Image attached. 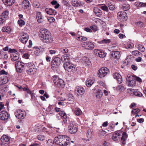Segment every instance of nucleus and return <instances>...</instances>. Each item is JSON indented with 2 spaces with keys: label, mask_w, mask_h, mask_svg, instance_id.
Returning <instances> with one entry per match:
<instances>
[{
  "label": "nucleus",
  "mask_w": 146,
  "mask_h": 146,
  "mask_svg": "<svg viewBox=\"0 0 146 146\" xmlns=\"http://www.w3.org/2000/svg\"><path fill=\"white\" fill-rule=\"evenodd\" d=\"M128 137L127 133L120 130L115 131L113 134L112 139L115 141H119L123 145L126 143V140Z\"/></svg>",
  "instance_id": "nucleus-1"
},
{
  "label": "nucleus",
  "mask_w": 146,
  "mask_h": 146,
  "mask_svg": "<svg viewBox=\"0 0 146 146\" xmlns=\"http://www.w3.org/2000/svg\"><path fill=\"white\" fill-rule=\"evenodd\" d=\"M78 127L77 125L74 122L70 121L68 125V131L71 134L75 133L78 131Z\"/></svg>",
  "instance_id": "nucleus-2"
},
{
  "label": "nucleus",
  "mask_w": 146,
  "mask_h": 146,
  "mask_svg": "<svg viewBox=\"0 0 146 146\" xmlns=\"http://www.w3.org/2000/svg\"><path fill=\"white\" fill-rule=\"evenodd\" d=\"M135 78V76H127L126 79V83L129 87H133L136 84Z\"/></svg>",
  "instance_id": "nucleus-3"
},
{
  "label": "nucleus",
  "mask_w": 146,
  "mask_h": 146,
  "mask_svg": "<svg viewBox=\"0 0 146 146\" xmlns=\"http://www.w3.org/2000/svg\"><path fill=\"white\" fill-rule=\"evenodd\" d=\"M109 69L106 67H103L100 68L98 73V76L100 78H103L108 73Z\"/></svg>",
  "instance_id": "nucleus-4"
},
{
  "label": "nucleus",
  "mask_w": 146,
  "mask_h": 146,
  "mask_svg": "<svg viewBox=\"0 0 146 146\" xmlns=\"http://www.w3.org/2000/svg\"><path fill=\"white\" fill-rule=\"evenodd\" d=\"M16 117L19 119H23L25 118L26 115V113L24 110H16L15 113Z\"/></svg>",
  "instance_id": "nucleus-5"
},
{
  "label": "nucleus",
  "mask_w": 146,
  "mask_h": 146,
  "mask_svg": "<svg viewBox=\"0 0 146 146\" xmlns=\"http://www.w3.org/2000/svg\"><path fill=\"white\" fill-rule=\"evenodd\" d=\"M85 90L82 87L78 86H76L75 88V94L77 97H81L84 94Z\"/></svg>",
  "instance_id": "nucleus-6"
},
{
  "label": "nucleus",
  "mask_w": 146,
  "mask_h": 146,
  "mask_svg": "<svg viewBox=\"0 0 146 146\" xmlns=\"http://www.w3.org/2000/svg\"><path fill=\"white\" fill-rule=\"evenodd\" d=\"M15 65L17 72H21L24 69L25 64L20 61H17L15 63Z\"/></svg>",
  "instance_id": "nucleus-7"
},
{
  "label": "nucleus",
  "mask_w": 146,
  "mask_h": 146,
  "mask_svg": "<svg viewBox=\"0 0 146 146\" xmlns=\"http://www.w3.org/2000/svg\"><path fill=\"white\" fill-rule=\"evenodd\" d=\"M82 46L84 48L89 50H92L94 47V45L92 42L86 41L82 44Z\"/></svg>",
  "instance_id": "nucleus-8"
},
{
  "label": "nucleus",
  "mask_w": 146,
  "mask_h": 146,
  "mask_svg": "<svg viewBox=\"0 0 146 146\" xmlns=\"http://www.w3.org/2000/svg\"><path fill=\"white\" fill-rule=\"evenodd\" d=\"M19 38L21 42L25 44L26 43L28 40L29 36L27 33L22 32L19 34Z\"/></svg>",
  "instance_id": "nucleus-9"
},
{
  "label": "nucleus",
  "mask_w": 146,
  "mask_h": 146,
  "mask_svg": "<svg viewBox=\"0 0 146 146\" xmlns=\"http://www.w3.org/2000/svg\"><path fill=\"white\" fill-rule=\"evenodd\" d=\"M50 33V32L46 29H40L39 32V36L40 39L41 40L44 38Z\"/></svg>",
  "instance_id": "nucleus-10"
},
{
  "label": "nucleus",
  "mask_w": 146,
  "mask_h": 146,
  "mask_svg": "<svg viewBox=\"0 0 146 146\" xmlns=\"http://www.w3.org/2000/svg\"><path fill=\"white\" fill-rule=\"evenodd\" d=\"M75 66L74 64L68 62H64V69L68 72L74 70Z\"/></svg>",
  "instance_id": "nucleus-11"
},
{
  "label": "nucleus",
  "mask_w": 146,
  "mask_h": 146,
  "mask_svg": "<svg viewBox=\"0 0 146 146\" xmlns=\"http://www.w3.org/2000/svg\"><path fill=\"white\" fill-rule=\"evenodd\" d=\"M28 69L27 72L29 75L34 74L36 72V69L35 68L34 65L31 63L27 64Z\"/></svg>",
  "instance_id": "nucleus-12"
},
{
  "label": "nucleus",
  "mask_w": 146,
  "mask_h": 146,
  "mask_svg": "<svg viewBox=\"0 0 146 146\" xmlns=\"http://www.w3.org/2000/svg\"><path fill=\"white\" fill-rule=\"evenodd\" d=\"M63 135H60L55 137L54 139V142L59 145H63Z\"/></svg>",
  "instance_id": "nucleus-13"
},
{
  "label": "nucleus",
  "mask_w": 146,
  "mask_h": 146,
  "mask_svg": "<svg viewBox=\"0 0 146 146\" xmlns=\"http://www.w3.org/2000/svg\"><path fill=\"white\" fill-rule=\"evenodd\" d=\"M61 62V60L59 57H55L54 58L51 65L52 68L57 67V66L60 64Z\"/></svg>",
  "instance_id": "nucleus-14"
},
{
  "label": "nucleus",
  "mask_w": 146,
  "mask_h": 146,
  "mask_svg": "<svg viewBox=\"0 0 146 146\" xmlns=\"http://www.w3.org/2000/svg\"><path fill=\"white\" fill-rule=\"evenodd\" d=\"M94 52L95 55L100 58H103L106 55V53L104 51L101 50L95 49Z\"/></svg>",
  "instance_id": "nucleus-15"
},
{
  "label": "nucleus",
  "mask_w": 146,
  "mask_h": 146,
  "mask_svg": "<svg viewBox=\"0 0 146 146\" xmlns=\"http://www.w3.org/2000/svg\"><path fill=\"white\" fill-rule=\"evenodd\" d=\"M43 42L46 43H50L52 42L53 41V38L51 35V34L50 33L49 34L41 40Z\"/></svg>",
  "instance_id": "nucleus-16"
},
{
  "label": "nucleus",
  "mask_w": 146,
  "mask_h": 146,
  "mask_svg": "<svg viewBox=\"0 0 146 146\" xmlns=\"http://www.w3.org/2000/svg\"><path fill=\"white\" fill-rule=\"evenodd\" d=\"M53 81L55 84L58 87L61 86L64 82L63 80L60 79L57 76L53 78Z\"/></svg>",
  "instance_id": "nucleus-17"
},
{
  "label": "nucleus",
  "mask_w": 146,
  "mask_h": 146,
  "mask_svg": "<svg viewBox=\"0 0 146 146\" xmlns=\"http://www.w3.org/2000/svg\"><path fill=\"white\" fill-rule=\"evenodd\" d=\"M127 13L125 11H120L118 13L117 15V18L122 21L125 20L127 18Z\"/></svg>",
  "instance_id": "nucleus-18"
},
{
  "label": "nucleus",
  "mask_w": 146,
  "mask_h": 146,
  "mask_svg": "<svg viewBox=\"0 0 146 146\" xmlns=\"http://www.w3.org/2000/svg\"><path fill=\"white\" fill-rule=\"evenodd\" d=\"M9 116L8 113L5 111H2L0 113V119L3 120H7Z\"/></svg>",
  "instance_id": "nucleus-19"
},
{
  "label": "nucleus",
  "mask_w": 146,
  "mask_h": 146,
  "mask_svg": "<svg viewBox=\"0 0 146 146\" xmlns=\"http://www.w3.org/2000/svg\"><path fill=\"white\" fill-rule=\"evenodd\" d=\"M110 56V58L118 59L120 57V54L119 51H113L111 52Z\"/></svg>",
  "instance_id": "nucleus-20"
},
{
  "label": "nucleus",
  "mask_w": 146,
  "mask_h": 146,
  "mask_svg": "<svg viewBox=\"0 0 146 146\" xmlns=\"http://www.w3.org/2000/svg\"><path fill=\"white\" fill-rule=\"evenodd\" d=\"M114 78L116 79L119 84L122 83V77L121 76L117 73H114L113 74Z\"/></svg>",
  "instance_id": "nucleus-21"
},
{
  "label": "nucleus",
  "mask_w": 146,
  "mask_h": 146,
  "mask_svg": "<svg viewBox=\"0 0 146 146\" xmlns=\"http://www.w3.org/2000/svg\"><path fill=\"white\" fill-rule=\"evenodd\" d=\"M36 18L37 21L39 23H42L44 21V17L42 15L41 12L37 13Z\"/></svg>",
  "instance_id": "nucleus-22"
},
{
  "label": "nucleus",
  "mask_w": 146,
  "mask_h": 146,
  "mask_svg": "<svg viewBox=\"0 0 146 146\" xmlns=\"http://www.w3.org/2000/svg\"><path fill=\"white\" fill-rule=\"evenodd\" d=\"M1 142L5 144H8L10 139L9 137L7 135H3L1 137Z\"/></svg>",
  "instance_id": "nucleus-23"
},
{
  "label": "nucleus",
  "mask_w": 146,
  "mask_h": 146,
  "mask_svg": "<svg viewBox=\"0 0 146 146\" xmlns=\"http://www.w3.org/2000/svg\"><path fill=\"white\" fill-rule=\"evenodd\" d=\"M11 60L13 61L17 60L19 58V55L17 51H16L11 54Z\"/></svg>",
  "instance_id": "nucleus-24"
},
{
  "label": "nucleus",
  "mask_w": 146,
  "mask_h": 146,
  "mask_svg": "<svg viewBox=\"0 0 146 146\" xmlns=\"http://www.w3.org/2000/svg\"><path fill=\"white\" fill-rule=\"evenodd\" d=\"M93 10L95 14L97 16L100 17L102 15V11L97 7H94Z\"/></svg>",
  "instance_id": "nucleus-25"
},
{
  "label": "nucleus",
  "mask_w": 146,
  "mask_h": 146,
  "mask_svg": "<svg viewBox=\"0 0 146 146\" xmlns=\"http://www.w3.org/2000/svg\"><path fill=\"white\" fill-rule=\"evenodd\" d=\"M30 5V3L29 1L27 0H24L23 1L22 3V7L24 9L28 8Z\"/></svg>",
  "instance_id": "nucleus-26"
},
{
  "label": "nucleus",
  "mask_w": 146,
  "mask_h": 146,
  "mask_svg": "<svg viewBox=\"0 0 146 146\" xmlns=\"http://www.w3.org/2000/svg\"><path fill=\"white\" fill-rule=\"evenodd\" d=\"M4 4L8 6H11L14 3V0H2Z\"/></svg>",
  "instance_id": "nucleus-27"
},
{
  "label": "nucleus",
  "mask_w": 146,
  "mask_h": 146,
  "mask_svg": "<svg viewBox=\"0 0 146 146\" xmlns=\"http://www.w3.org/2000/svg\"><path fill=\"white\" fill-rule=\"evenodd\" d=\"M65 139L66 141H64V146H70V138L67 136L64 135V141Z\"/></svg>",
  "instance_id": "nucleus-28"
},
{
  "label": "nucleus",
  "mask_w": 146,
  "mask_h": 146,
  "mask_svg": "<svg viewBox=\"0 0 146 146\" xmlns=\"http://www.w3.org/2000/svg\"><path fill=\"white\" fill-rule=\"evenodd\" d=\"M94 80L92 79L88 78L87 79L86 81V86L90 87L93 84L94 82Z\"/></svg>",
  "instance_id": "nucleus-29"
},
{
  "label": "nucleus",
  "mask_w": 146,
  "mask_h": 146,
  "mask_svg": "<svg viewBox=\"0 0 146 146\" xmlns=\"http://www.w3.org/2000/svg\"><path fill=\"white\" fill-rule=\"evenodd\" d=\"M107 132L103 129H101L99 131L98 134L100 137H103L107 135Z\"/></svg>",
  "instance_id": "nucleus-30"
},
{
  "label": "nucleus",
  "mask_w": 146,
  "mask_h": 146,
  "mask_svg": "<svg viewBox=\"0 0 146 146\" xmlns=\"http://www.w3.org/2000/svg\"><path fill=\"white\" fill-rule=\"evenodd\" d=\"M125 89L126 88L124 86L119 85L117 86L115 90L121 92L124 91Z\"/></svg>",
  "instance_id": "nucleus-31"
},
{
  "label": "nucleus",
  "mask_w": 146,
  "mask_h": 146,
  "mask_svg": "<svg viewBox=\"0 0 146 146\" xmlns=\"http://www.w3.org/2000/svg\"><path fill=\"white\" fill-rule=\"evenodd\" d=\"M33 51L34 54L36 56H38L40 53V49L38 47L34 48Z\"/></svg>",
  "instance_id": "nucleus-32"
},
{
  "label": "nucleus",
  "mask_w": 146,
  "mask_h": 146,
  "mask_svg": "<svg viewBox=\"0 0 146 146\" xmlns=\"http://www.w3.org/2000/svg\"><path fill=\"white\" fill-rule=\"evenodd\" d=\"M64 123H67V121L69 122V123L70 121H72L71 118L70 117L69 115H67L66 113H64Z\"/></svg>",
  "instance_id": "nucleus-33"
},
{
  "label": "nucleus",
  "mask_w": 146,
  "mask_h": 146,
  "mask_svg": "<svg viewBox=\"0 0 146 146\" xmlns=\"http://www.w3.org/2000/svg\"><path fill=\"white\" fill-rule=\"evenodd\" d=\"M93 135V131L91 129H89L87 130V136L88 138L91 139Z\"/></svg>",
  "instance_id": "nucleus-34"
},
{
  "label": "nucleus",
  "mask_w": 146,
  "mask_h": 146,
  "mask_svg": "<svg viewBox=\"0 0 146 146\" xmlns=\"http://www.w3.org/2000/svg\"><path fill=\"white\" fill-rule=\"evenodd\" d=\"M54 141L51 139H48L47 141L46 146H56L54 144Z\"/></svg>",
  "instance_id": "nucleus-35"
},
{
  "label": "nucleus",
  "mask_w": 146,
  "mask_h": 146,
  "mask_svg": "<svg viewBox=\"0 0 146 146\" xmlns=\"http://www.w3.org/2000/svg\"><path fill=\"white\" fill-rule=\"evenodd\" d=\"M103 93L101 90H98L96 93V96L98 98H100L102 96Z\"/></svg>",
  "instance_id": "nucleus-36"
},
{
  "label": "nucleus",
  "mask_w": 146,
  "mask_h": 146,
  "mask_svg": "<svg viewBox=\"0 0 146 146\" xmlns=\"http://www.w3.org/2000/svg\"><path fill=\"white\" fill-rule=\"evenodd\" d=\"M76 39L77 40L82 42L86 41L87 39L86 37L82 36H78L77 37Z\"/></svg>",
  "instance_id": "nucleus-37"
},
{
  "label": "nucleus",
  "mask_w": 146,
  "mask_h": 146,
  "mask_svg": "<svg viewBox=\"0 0 146 146\" xmlns=\"http://www.w3.org/2000/svg\"><path fill=\"white\" fill-rule=\"evenodd\" d=\"M52 5H55L54 7L55 9L58 8L59 6L60 5L58 3H57V2L55 0H53L50 3Z\"/></svg>",
  "instance_id": "nucleus-38"
},
{
  "label": "nucleus",
  "mask_w": 146,
  "mask_h": 146,
  "mask_svg": "<svg viewBox=\"0 0 146 146\" xmlns=\"http://www.w3.org/2000/svg\"><path fill=\"white\" fill-rule=\"evenodd\" d=\"M138 50L142 52H144L145 51V48L144 46L141 44H139L138 45Z\"/></svg>",
  "instance_id": "nucleus-39"
},
{
  "label": "nucleus",
  "mask_w": 146,
  "mask_h": 146,
  "mask_svg": "<svg viewBox=\"0 0 146 146\" xmlns=\"http://www.w3.org/2000/svg\"><path fill=\"white\" fill-rule=\"evenodd\" d=\"M75 113L77 116H79L82 113V111L79 108H76L75 109Z\"/></svg>",
  "instance_id": "nucleus-40"
},
{
  "label": "nucleus",
  "mask_w": 146,
  "mask_h": 146,
  "mask_svg": "<svg viewBox=\"0 0 146 146\" xmlns=\"http://www.w3.org/2000/svg\"><path fill=\"white\" fill-rule=\"evenodd\" d=\"M3 32H6L7 33H9L10 32V28L7 26H5L3 27L2 30Z\"/></svg>",
  "instance_id": "nucleus-41"
},
{
  "label": "nucleus",
  "mask_w": 146,
  "mask_h": 146,
  "mask_svg": "<svg viewBox=\"0 0 146 146\" xmlns=\"http://www.w3.org/2000/svg\"><path fill=\"white\" fill-rule=\"evenodd\" d=\"M133 94L135 96L139 97H141L143 96L142 94L139 91L136 90L133 92Z\"/></svg>",
  "instance_id": "nucleus-42"
},
{
  "label": "nucleus",
  "mask_w": 146,
  "mask_h": 146,
  "mask_svg": "<svg viewBox=\"0 0 146 146\" xmlns=\"http://www.w3.org/2000/svg\"><path fill=\"white\" fill-rule=\"evenodd\" d=\"M9 14V12L8 11H5L0 16H2L5 19L6 18L8 17Z\"/></svg>",
  "instance_id": "nucleus-43"
},
{
  "label": "nucleus",
  "mask_w": 146,
  "mask_h": 146,
  "mask_svg": "<svg viewBox=\"0 0 146 146\" xmlns=\"http://www.w3.org/2000/svg\"><path fill=\"white\" fill-rule=\"evenodd\" d=\"M110 40L108 39H106L99 41L98 43L100 44H107L110 43Z\"/></svg>",
  "instance_id": "nucleus-44"
},
{
  "label": "nucleus",
  "mask_w": 146,
  "mask_h": 146,
  "mask_svg": "<svg viewBox=\"0 0 146 146\" xmlns=\"http://www.w3.org/2000/svg\"><path fill=\"white\" fill-rule=\"evenodd\" d=\"M18 23L20 27H22L25 25V22L24 20L20 19L18 21Z\"/></svg>",
  "instance_id": "nucleus-45"
},
{
  "label": "nucleus",
  "mask_w": 146,
  "mask_h": 146,
  "mask_svg": "<svg viewBox=\"0 0 146 146\" xmlns=\"http://www.w3.org/2000/svg\"><path fill=\"white\" fill-rule=\"evenodd\" d=\"M53 107L52 105H49L47 109L48 112L50 114H52L53 113Z\"/></svg>",
  "instance_id": "nucleus-46"
},
{
  "label": "nucleus",
  "mask_w": 146,
  "mask_h": 146,
  "mask_svg": "<svg viewBox=\"0 0 146 146\" xmlns=\"http://www.w3.org/2000/svg\"><path fill=\"white\" fill-rule=\"evenodd\" d=\"M123 9L124 11H127L130 9V5L129 4H124L123 5Z\"/></svg>",
  "instance_id": "nucleus-47"
},
{
  "label": "nucleus",
  "mask_w": 146,
  "mask_h": 146,
  "mask_svg": "<svg viewBox=\"0 0 146 146\" xmlns=\"http://www.w3.org/2000/svg\"><path fill=\"white\" fill-rule=\"evenodd\" d=\"M89 59L88 58L84 57L82 59V62L83 63L88 64L89 62Z\"/></svg>",
  "instance_id": "nucleus-48"
},
{
  "label": "nucleus",
  "mask_w": 146,
  "mask_h": 146,
  "mask_svg": "<svg viewBox=\"0 0 146 146\" xmlns=\"http://www.w3.org/2000/svg\"><path fill=\"white\" fill-rule=\"evenodd\" d=\"M140 111V110L139 109H134L132 110L131 111L133 115L137 114Z\"/></svg>",
  "instance_id": "nucleus-49"
},
{
  "label": "nucleus",
  "mask_w": 146,
  "mask_h": 146,
  "mask_svg": "<svg viewBox=\"0 0 146 146\" xmlns=\"http://www.w3.org/2000/svg\"><path fill=\"white\" fill-rule=\"evenodd\" d=\"M45 12L48 14L52 15V9L51 8L46 9L45 10Z\"/></svg>",
  "instance_id": "nucleus-50"
},
{
  "label": "nucleus",
  "mask_w": 146,
  "mask_h": 146,
  "mask_svg": "<svg viewBox=\"0 0 146 146\" xmlns=\"http://www.w3.org/2000/svg\"><path fill=\"white\" fill-rule=\"evenodd\" d=\"M90 27L91 30L92 29L93 31L94 32L96 31L97 30V27L96 26H95L94 25L90 26Z\"/></svg>",
  "instance_id": "nucleus-51"
},
{
  "label": "nucleus",
  "mask_w": 146,
  "mask_h": 146,
  "mask_svg": "<svg viewBox=\"0 0 146 146\" xmlns=\"http://www.w3.org/2000/svg\"><path fill=\"white\" fill-rule=\"evenodd\" d=\"M132 54L136 56L137 55H140L141 53L138 50H135L133 51L132 52Z\"/></svg>",
  "instance_id": "nucleus-52"
},
{
  "label": "nucleus",
  "mask_w": 146,
  "mask_h": 146,
  "mask_svg": "<svg viewBox=\"0 0 146 146\" xmlns=\"http://www.w3.org/2000/svg\"><path fill=\"white\" fill-rule=\"evenodd\" d=\"M100 8L102 10L106 11H107L108 10V7L106 5H104V6H101Z\"/></svg>",
  "instance_id": "nucleus-53"
},
{
  "label": "nucleus",
  "mask_w": 146,
  "mask_h": 146,
  "mask_svg": "<svg viewBox=\"0 0 146 146\" xmlns=\"http://www.w3.org/2000/svg\"><path fill=\"white\" fill-rule=\"evenodd\" d=\"M37 138L39 140L43 141L45 137L44 135H38Z\"/></svg>",
  "instance_id": "nucleus-54"
},
{
  "label": "nucleus",
  "mask_w": 146,
  "mask_h": 146,
  "mask_svg": "<svg viewBox=\"0 0 146 146\" xmlns=\"http://www.w3.org/2000/svg\"><path fill=\"white\" fill-rule=\"evenodd\" d=\"M5 21V19L2 16H0V25H2Z\"/></svg>",
  "instance_id": "nucleus-55"
},
{
  "label": "nucleus",
  "mask_w": 146,
  "mask_h": 146,
  "mask_svg": "<svg viewBox=\"0 0 146 146\" xmlns=\"http://www.w3.org/2000/svg\"><path fill=\"white\" fill-rule=\"evenodd\" d=\"M139 3L138 6H140L141 7H146V3H136L135 4L136 5H137V4Z\"/></svg>",
  "instance_id": "nucleus-56"
},
{
  "label": "nucleus",
  "mask_w": 146,
  "mask_h": 146,
  "mask_svg": "<svg viewBox=\"0 0 146 146\" xmlns=\"http://www.w3.org/2000/svg\"><path fill=\"white\" fill-rule=\"evenodd\" d=\"M57 52V50H50L49 51V52L50 54L52 55L56 53Z\"/></svg>",
  "instance_id": "nucleus-57"
},
{
  "label": "nucleus",
  "mask_w": 146,
  "mask_h": 146,
  "mask_svg": "<svg viewBox=\"0 0 146 146\" xmlns=\"http://www.w3.org/2000/svg\"><path fill=\"white\" fill-rule=\"evenodd\" d=\"M136 24L137 25L140 27H143L144 26L143 23L141 21H139L137 22Z\"/></svg>",
  "instance_id": "nucleus-58"
},
{
  "label": "nucleus",
  "mask_w": 146,
  "mask_h": 146,
  "mask_svg": "<svg viewBox=\"0 0 146 146\" xmlns=\"http://www.w3.org/2000/svg\"><path fill=\"white\" fill-rule=\"evenodd\" d=\"M70 55H68L67 54H64V61H66V60H67L68 61L70 59Z\"/></svg>",
  "instance_id": "nucleus-59"
},
{
  "label": "nucleus",
  "mask_w": 146,
  "mask_h": 146,
  "mask_svg": "<svg viewBox=\"0 0 146 146\" xmlns=\"http://www.w3.org/2000/svg\"><path fill=\"white\" fill-rule=\"evenodd\" d=\"M48 21L50 23H52L54 22L55 20L54 18L52 17H49L48 18Z\"/></svg>",
  "instance_id": "nucleus-60"
},
{
  "label": "nucleus",
  "mask_w": 146,
  "mask_h": 146,
  "mask_svg": "<svg viewBox=\"0 0 146 146\" xmlns=\"http://www.w3.org/2000/svg\"><path fill=\"white\" fill-rule=\"evenodd\" d=\"M84 30L88 32L91 33L92 32V30L90 28L88 27L84 29Z\"/></svg>",
  "instance_id": "nucleus-61"
},
{
  "label": "nucleus",
  "mask_w": 146,
  "mask_h": 146,
  "mask_svg": "<svg viewBox=\"0 0 146 146\" xmlns=\"http://www.w3.org/2000/svg\"><path fill=\"white\" fill-rule=\"evenodd\" d=\"M8 74V73L6 72L5 71L2 70L1 71L0 74H5L6 75H7Z\"/></svg>",
  "instance_id": "nucleus-62"
},
{
  "label": "nucleus",
  "mask_w": 146,
  "mask_h": 146,
  "mask_svg": "<svg viewBox=\"0 0 146 146\" xmlns=\"http://www.w3.org/2000/svg\"><path fill=\"white\" fill-rule=\"evenodd\" d=\"M135 78H136L135 82H136V81H137L138 82H142V80L139 77H136L135 76Z\"/></svg>",
  "instance_id": "nucleus-63"
},
{
  "label": "nucleus",
  "mask_w": 146,
  "mask_h": 146,
  "mask_svg": "<svg viewBox=\"0 0 146 146\" xmlns=\"http://www.w3.org/2000/svg\"><path fill=\"white\" fill-rule=\"evenodd\" d=\"M109 7L110 10H114L115 8V6L113 4L111 5Z\"/></svg>",
  "instance_id": "nucleus-64"
}]
</instances>
